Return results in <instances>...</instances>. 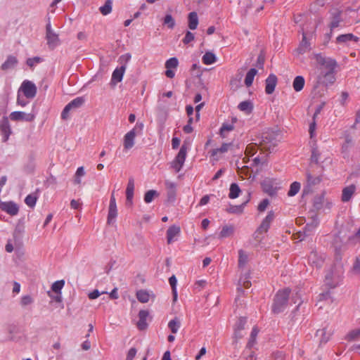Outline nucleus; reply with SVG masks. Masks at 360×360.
<instances>
[{
  "label": "nucleus",
  "mask_w": 360,
  "mask_h": 360,
  "mask_svg": "<svg viewBox=\"0 0 360 360\" xmlns=\"http://www.w3.org/2000/svg\"><path fill=\"white\" fill-rule=\"evenodd\" d=\"M306 176H307V183L310 184L312 186L319 184L322 181L321 175H319L317 176H314L311 175V174L310 172H307L306 174Z\"/></svg>",
  "instance_id": "obj_45"
},
{
  "label": "nucleus",
  "mask_w": 360,
  "mask_h": 360,
  "mask_svg": "<svg viewBox=\"0 0 360 360\" xmlns=\"http://www.w3.org/2000/svg\"><path fill=\"white\" fill-rule=\"evenodd\" d=\"M46 32L47 44L50 48H55L58 44V42L59 41V39L58 34H56L52 31L50 22H49L46 25Z\"/></svg>",
  "instance_id": "obj_13"
},
{
  "label": "nucleus",
  "mask_w": 360,
  "mask_h": 360,
  "mask_svg": "<svg viewBox=\"0 0 360 360\" xmlns=\"http://www.w3.org/2000/svg\"><path fill=\"white\" fill-rule=\"evenodd\" d=\"M181 229L177 225H172L167 230L166 238L168 244H171L174 241V238L179 235Z\"/></svg>",
  "instance_id": "obj_23"
},
{
  "label": "nucleus",
  "mask_w": 360,
  "mask_h": 360,
  "mask_svg": "<svg viewBox=\"0 0 360 360\" xmlns=\"http://www.w3.org/2000/svg\"><path fill=\"white\" fill-rule=\"evenodd\" d=\"M238 108L240 111L245 112L246 114L249 115L253 111L254 105L252 101L248 100L240 102L238 105Z\"/></svg>",
  "instance_id": "obj_31"
},
{
  "label": "nucleus",
  "mask_w": 360,
  "mask_h": 360,
  "mask_svg": "<svg viewBox=\"0 0 360 360\" xmlns=\"http://www.w3.org/2000/svg\"><path fill=\"white\" fill-rule=\"evenodd\" d=\"M126 70V65H122L120 67H117L112 72V77L110 80V86H114L117 83L122 82Z\"/></svg>",
  "instance_id": "obj_15"
},
{
  "label": "nucleus",
  "mask_w": 360,
  "mask_h": 360,
  "mask_svg": "<svg viewBox=\"0 0 360 360\" xmlns=\"http://www.w3.org/2000/svg\"><path fill=\"white\" fill-rule=\"evenodd\" d=\"M187 155L185 148H180L179 153L172 162V167L176 172H179L182 169Z\"/></svg>",
  "instance_id": "obj_6"
},
{
  "label": "nucleus",
  "mask_w": 360,
  "mask_h": 360,
  "mask_svg": "<svg viewBox=\"0 0 360 360\" xmlns=\"http://www.w3.org/2000/svg\"><path fill=\"white\" fill-rule=\"evenodd\" d=\"M258 70L255 68H252L248 71L244 79V83L247 87H250L252 85L255 76Z\"/></svg>",
  "instance_id": "obj_30"
},
{
  "label": "nucleus",
  "mask_w": 360,
  "mask_h": 360,
  "mask_svg": "<svg viewBox=\"0 0 360 360\" xmlns=\"http://www.w3.org/2000/svg\"><path fill=\"white\" fill-rule=\"evenodd\" d=\"M20 89L27 98H34L36 96L37 91L36 85L29 80H25L22 83Z\"/></svg>",
  "instance_id": "obj_10"
},
{
  "label": "nucleus",
  "mask_w": 360,
  "mask_h": 360,
  "mask_svg": "<svg viewBox=\"0 0 360 360\" xmlns=\"http://www.w3.org/2000/svg\"><path fill=\"white\" fill-rule=\"evenodd\" d=\"M300 183L298 181L292 182L290 186V189L288 191V195L290 197L295 196L300 189Z\"/></svg>",
  "instance_id": "obj_53"
},
{
  "label": "nucleus",
  "mask_w": 360,
  "mask_h": 360,
  "mask_svg": "<svg viewBox=\"0 0 360 360\" xmlns=\"http://www.w3.org/2000/svg\"><path fill=\"white\" fill-rule=\"evenodd\" d=\"M342 11L336 9L334 12L331 13V22L329 25L330 29L333 30V29L338 27L339 26L340 22L342 21Z\"/></svg>",
  "instance_id": "obj_27"
},
{
  "label": "nucleus",
  "mask_w": 360,
  "mask_h": 360,
  "mask_svg": "<svg viewBox=\"0 0 360 360\" xmlns=\"http://www.w3.org/2000/svg\"><path fill=\"white\" fill-rule=\"evenodd\" d=\"M360 337V328L350 330L347 336L346 340L349 342L357 340Z\"/></svg>",
  "instance_id": "obj_56"
},
{
  "label": "nucleus",
  "mask_w": 360,
  "mask_h": 360,
  "mask_svg": "<svg viewBox=\"0 0 360 360\" xmlns=\"http://www.w3.org/2000/svg\"><path fill=\"white\" fill-rule=\"evenodd\" d=\"M319 224V221L316 216L311 219L309 223H307L304 227V233L305 236H309L314 231Z\"/></svg>",
  "instance_id": "obj_26"
},
{
  "label": "nucleus",
  "mask_w": 360,
  "mask_h": 360,
  "mask_svg": "<svg viewBox=\"0 0 360 360\" xmlns=\"http://www.w3.org/2000/svg\"><path fill=\"white\" fill-rule=\"evenodd\" d=\"M359 39V37L355 36L352 33L342 34L337 37L335 43L338 44H342L351 41L357 42Z\"/></svg>",
  "instance_id": "obj_24"
},
{
  "label": "nucleus",
  "mask_w": 360,
  "mask_h": 360,
  "mask_svg": "<svg viewBox=\"0 0 360 360\" xmlns=\"http://www.w3.org/2000/svg\"><path fill=\"white\" fill-rule=\"evenodd\" d=\"M247 323V317L245 316H240L238 321L236 322L233 329L238 330H243L245 329V326Z\"/></svg>",
  "instance_id": "obj_58"
},
{
  "label": "nucleus",
  "mask_w": 360,
  "mask_h": 360,
  "mask_svg": "<svg viewBox=\"0 0 360 360\" xmlns=\"http://www.w3.org/2000/svg\"><path fill=\"white\" fill-rule=\"evenodd\" d=\"M342 255L343 254L342 253L334 254V263L333 265H336V268L344 270L343 263L342 262Z\"/></svg>",
  "instance_id": "obj_60"
},
{
  "label": "nucleus",
  "mask_w": 360,
  "mask_h": 360,
  "mask_svg": "<svg viewBox=\"0 0 360 360\" xmlns=\"http://www.w3.org/2000/svg\"><path fill=\"white\" fill-rule=\"evenodd\" d=\"M313 56L319 65L328 69L327 72H321L319 75L318 82L322 83L325 86L333 84L336 80L335 70L338 65L336 60L332 58H326L321 53H313Z\"/></svg>",
  "instance_id": "obj_1"
},
{
  "label": "nucleus",
  "mask_w": 360,
  "mask_h": 360,
  "mask_svg": "<svg viewBox=\"0 0 360 360\" xmlns=\"http://www.w3.org/2000/svg\"><path fill=\"white\" fill-rule=\"evenodd\" d=\"M316 336H320V344H326L329 340V335H326V328L319 329L316 333Z\"/></svg>",
  "instance_id": "obj_59"
},
{
  "label": "nucleus",
  "mask_w": 360,
  "mask_h": 360,
  "mask_svg": "<svg viewBox=\"0 0 360 360\" xmlns=\"http://www.w3.org/2000/svg\"><path fill=\"white\" fill-rule=\"evenodd\" d=\"M310 50L311 44L307 39V33L303 32L302 41L300 42L298 47L295 49V51L299 55H302Z\"/></svg>",
  "instance_id": "obj_18"
},
{
  "label": "nucleus",
  "mask_w": 360,
  "mask_h": 360,
  "mask_svg": "<svg viewBox=\"0 0 360 360\" xmlns=\"http://www.w3.org/2000/svg\"><path fill=\"white\" fill-rule=\"evenodd\" d=\"M44 61V58L39 56H34L28 58L26 60V65L30 67L31 70H34L35 64L41 63Z\"/></svg>",
  "instance_id": "obj_50"
},
{
  "label": "nucleus",
  "mask_w": 360,
  "mask_h": 360,
  "mask_svg": "<svg viewBox=\"0 0 360 360\" xmlns=\"http://www.w3.org/2000/svg\"><path fill=\"white\" fill-rule=\"evenodd\" d=\"M250 198V193L248 194V198L244 202L239 205H229V206L225 210L226 212L229 214H241L243 213L244 208L249 202Z\"/></svg>",
  "instance_id": "obj_22"
},
{
  "label": "nucleus",
  "mask_w": 360,
  "mask_h": 360,
  "mask_svg": "<svg viewBox=\"0 0 360 360\" xmlns=\"http://www.w3.org/2000/svg\"><path fill=\"white\" fill-rule=\"evenodd\" d=\"M143 129V122L138 121L135 127L124 135L123 139V146L124 150H129L134 146L135 137L137 135L142 134Z\"/></svg>",
  "instance_id": "obj_4"
},
{
  "label": "nucleus",
  "mask_w": 360,
  "mask_h": 360,
  "mask_svg": "<svg viewBox=\"0 0 360 360\" xmlns=\"http://www.w3.org/2000/svg\"><path fill=\"white\" fill-rule=\"evenodd\" d=\"M216 55L210 51H207L202 57V62L205 65H212L217 61Z\"/></svg>",
  "instance_id": "obj_34"
},
{
  "label": "nucleus",
  "mask_w": 360,
  "mask_h": 360,
  "mask_svg": "<svg viewBox=\"0 0 360 360\" xmlns=\"http://www.w3.org/2000/svg\"><path fill=\"white\" fill-rule=\"evenodd\" d=\"M8 119V117L4 115L0 120V131L2 135L3 142H6L13 133Z\"/></svg>",
  "instance_id": "obj_8"
},
{
  "label": "nucleus",
  "mask_w": 360,
  "mask_h": 360,
  "mask_svg": "<svg viewBox=\"0 0 360 360\" xmlns=\"http://www.w3.org/2000/svg\"><path fill=\"white\" fill-rule=\"evenodd\" d=\"M37 199L38 197L36 194H29L25 197V202L28 207L32 208L35 206Z\"/></svg>",
  "instance_id": "obj_52"
},
{
  "label": "nucleus",
  "mask_w": 360,
  "mask_h": 360,
  "mask_svg": "<svg viewBox=\"0 0 360 360\" xmlns=\"http://www.w3.org/2000/svg\"><path fill=\"white\" fill-rule=\"evenodd\" d=\"M179 65V60L176 57H172L166 60L165 67L166 69H176Z\"/></svg>",
  "instance_id": "obj_55"
},
{
  "label": "nucleus",
  "mask_w": 360,
  "mask_h": 360,
  "mask_svg": "<svg viewBox=\"0 0 360 360\" xmlns=\"http://www.w3.org/2000/svg\"><path fill=\"white\" fill-rule=\"evenodd\" d=\"M275 219V214L273 210H270L268 212L267 215L263 219L262 221L261 224L263 225V226L269 231L270 229L271 224L272 221Z\"/></svg>",
  "instance_id": "obj_37"
},
{
  "label": "nucleus",
  "mask_w": 360,
  "mask_h": 360,
  "mask_svg": "<svg viewBox=\"0 0 360 360\" xmlns=\"http://www.w3.org/2000/svg\"><path fill=\"white\" fill-rule=\"evenodd\" d=\"M351 271L354 274H360V259L358 257H356Z\"/></svg>",
  "instance_id": "obj_64"
},
{
  "label": "nucleus",
  "mask_w": 360,
  "mask_h": 360,
  "mask_svg": "<svg viewBox=\"0 0 360 360\" xmlns=\"http://www.w3.org/2000/svg\"><path fill=\"white\" fill-rule=\"evenodd\" d=\"M291 289L288 287L278 290L274 296L271 304V312L274 314H278L285 311L287 308Z\"/></svg>",
  "instance_id": "obj_2"
},
{
  "label": "nucleus",
  "mask_w": 360,
  "mask_h": 360,
  "mask_svg": "<svg viewBox=\"0 0 360 360\" xmlns=\"http://www.w3.org/2000/svg\"><path fill=\"white\" fill-rule=\"evenodd\" d=\"M9 118L12 121L19 122V121H26V122H33L35 119L34 114L32 113H25L22 111H14L12 112Z\"/></svg>",
  "instance_id": "obj_11"
},
{
  "label": "nucleus",
  "mask_w": 360,
  "mask_h": 360,
  "mask_svg": "<svg viewBox=\"0 0 360 360\" xmlns=\"http://www.w3.org/2000/svg\"><path fill=\"white\" fill-rule=\"evenodd\" d=\"M160 193L156 190H148L147 191L143 196V200L146 203H150L154 199L158 197Z\"/></svg>",
  "instance_id": "obj_42"
},
{
  "label": "nucleus",
  "mask_w": 360,
  "mask_h": 360,
  "mask_svg": "<svg viewBox=\"0 0 360 360\" xmlns=\"http://www.w3.org/2000/svg\"><path fill=\"white\" fill-rule=\"evenodd\" d=\"M134 179L133 177H129L128 184L126 188V198L130 199V198H134Z\"/></svg>",
  "instance_id": "obj_44"
},
{
  "label": "nucleus",
  "mask_w": 360,
  "mask_h": 360,
  "mask_svg": "<svg viewBox=\"0 0 360 360\" xmlns=\"http://www.w3.org/2000/svg\"><path fill=\"white\" fill-rule=\"evenodd\" d=\"M234 233V227L233 225H225L222 227L219 238H228L231 236H232Z\"/></svg>",
  "instance_id": "obj_40"
},
{
  "label": "nucleus",
  "mask_w": 360,
  "mask_h": 360,
  "mask_svg": "<svg viewBox=\"0 0 360 360\" xmlns=\"http://www.w3.org/2000/svg\"><path fill=\"white\" fill-rule=\"evenodd\" d=\"M167 188V202L174 203L176 198V185L174 182L165 181Z\"/></svg>",
  "instance_id": "obj_17"
},
{
  "label": "nucleus",
  "mask_w": 360,
  "mask_h": 360,
  "mask_svg": "<svg viewBox=\"0 0 360 360\" xmlns=\"http://www.w3.org/2000/svg\"><path fill=\"white\" fill-rule=\"evenodd\" d=\"M0 209L11 216H15L18 214L20 207L12 200L3 202L0 200Z\"/></svg>",
  "instance_id": "obj_9"
},
{
  "label": "nucleus",
  "mask_w": 360,
  "mask_h": 360,
  "mask_svg": "<svg viewBox=\"0 0 360 360\" xmlns=\"http://www.w3.org/2000/svg\"><path fill=\"white\" fill-rule=\"evenodd\" d=\"M149 316V311L148 310L141 309L139 312V321L136 323V326L139 330H146L148 324L146 322L147 317Z\"/></svg>",
  "instance_id": "obj_20"
},
{
  "label": "nucleus",
  "mask_w": 360,
  "mask_h": 360,
  "mask_svg": "<svg viewBox=\"0 0 360 360\" xmlns=\"http://www.w3.org/2000/svg\"><path fill=\"white\" fill-rule=\"evenodd\" d=\"M112 0H106L104 5L99 8L100 12L103 15H106L112 11Z\"/></svg>",
  "instance_id": "obj_51"
},
{
  "label": "nucleus",
  "mask_w": 360,
  "mask_h": 360,
  "mask_svg": "<svg viewBox=\"0 0 360 360\" xmlns=\"http://www.w3.org/2000/svg\"><path fill=\"white\" fill-rule=\"evenodd\" d=\"M356 190V186L354 184H352L349 186L345 187L342 189L341 200L342 202H348L352 195L354 193Z\"/></svg>",
  "instance_id": "obj_28"
},
{
  "label": "nucleus",
  "mask_w": 360,
  "mask_h": 360,
  "mask_svg": "<svg viewBox=\"0 0 360 360\" xmlns=\"http://www.w3.org/2000/svg\"><path fill=\"white\" fill-rule=\"evenodd\" d=\"M85 103V98L84 96H79L73 100H72L70 103H68L72 110H76L81 108Z\"/></svg>",
  "instance_id": "obj_47"
},
{
  "label": "nucleus",
  "mask_w": 360,
  "mask_h": 360,
  "mask_svg": "<svg viewBox=\"0 0 360 360\" xmlns=\"http://www.w3.org/2000/svg\"><path fill=\"white\" fill-rule=\"evenodd\" d=\"M241 193L240 186L236 183H232L230 185L229 198L231 199H235L238 198Z\"/></svg>",
  "instance_id": "obj_38"
},
{
  "label": "nucleus",
  "mask_w": 360,
  "mask_h": 360,
  "mask_svg": "<svg viewBox=\"0 0 360 360\" xmlns=\"http://www.w3.org/2000/svg\"><path fill=\"white\" fill-rule=\"evenodd\" d=\"M267 232L268 230L266 229L263 226V225L260 224V225L257 228L256 231L254 232L252 236L256 241L260 243L262 240V238L260 237V235Z\"/></svg>",
  "instance_id": "obj_48"
},
{
  "label": "nucleus",
  "mask_w": 360,
  "mask_h": 360,
  "mask_svg": "<svg viewBox=\"0 0 360 360\" xmlns=\"http://www.w3.org/2000/svg\"><path fill=\"white\" fill-rule=\"evenodd\" d=\"M276 140L274 134L269 133H263L262 135V141L264 143H271Z\"/></svg>",
  "instance_id": "obj_63"
},
{
  "label": "nucleus",
  "mask_w": 360,
  "mask_h": 360,
  "mask_svg": "<svg viewBox=\"0 0 360 360\" xmlns=\"http://www.w3.org/2000/svg\"><path fill=\"white\" fill-rule=\"evenodd\" d=\"M275 219V214L273 210H270L268 212L267 215L263 219L262 221L261 224L263 225V226L269 231L270 229L271 224L272 221Z\"/></svg>",
  "instance_id": "obj_36"
},
{
  "label": "nucleus",
  "mask_w": 360,
  "mask_h": 360,
  "mask_svg": "<svg viewBox=\"0 0 360 360\" xmlns=\"http://www.w3.org/2000/svg\"><path fill=\"white\" fill-rule=\"evenodd\" d=\"M277 83V76L271 73L265 79V93L268 95L272 94L275 91Z\"/></svg>",
  "instance_id": "obj_16"
},
{
  "label": "nucleus",
  "mask_w": 360,
  "mask_h": 360,
  "mask_svg": "<svg viewBox=\"0 0 360 360\" xmlns=\"http://www.w3.org/2000/svg\"><path fill=\"white\" fill-rule=\"evenodd\" d=\"M275 184L276 179L271 178H266L260 183L262 191L271 197H274L277 195L278 188L275 186Z\"/></svg>",
  "instance_id": "obj_5"
},
{
  "label": "nucleus",
  "mask_w": 360,
  "mask_h": 360,
  "mask_svg": "<svg viewBox=\"0 0 360 360\" xmlns=\"http://www.w3.org/2000/svg\"><path fill=\"white\" fill-rule=\"evenodd\" d=\"M248 262V255L246 254V252L240 249L238 250V268L241 269L243 268L246 264Z\"/></svg>",
  "instance_id": "obj_41"
},
{
  "label": "nucleus",
  "mask_w": 360,
  "mask_h": 360,
  "mask_svg": "<svg viewBox=\"0 0 360 360\" xmlns=\"http://www.w3.org/2000/svg\"><path fill=\"white\" fill-rule=\"evenodd\" d=\"M324 259V257L316 250H312L308 256L309 263L317 269L322 267Z\"/></svg>",
  "instance_id": "obj_14"
},
{
  "label": "nucleus",
  "mask_w": 360,
  "mask_h": 360,
  "mask_svg": "<svg viewBox=\"0 0 360 360\" xmlns=\"http://www.w3.org/2000/svg\"><path fill=\"white\" fill-rule=\"evenodd\" d=\"M65 285L64 280H59L55 281L51 287V291L56 294H62V289Z\"/></svg>",
  "instance_id": "obj_49"
},
{
  "label": "nucleus",
  "mask_w": 360,
  "mask_h": 360,
  "mask_svg": "<svg viewBox=\"0 0 360 360\" xmlns=\"http://www.w3.org/2000/svg\"><path fill=\"white\" fill-rule=\"evenodd\" d=\"M35 167V155L32 152L27 157V163H25L23 166V171L27 174H32L34 172Z\"/></svg>",
  "instance_id": "obj_19"
},
{
  "label": "nucleus",
  "mask_w": 360,
  "mask_h": 360,
  "mask_svg": "<svg viewBox=\"0 0 360 360\" xmlns=\"http://www.w3.org/2000/svg\"><path fill=\"white\" fill-rule=\"evenodd\" d=\"M136 296L141 303H147L149 301L150 295L146 290H139L136 291Z\"/></svg>",
  "instance_id": "obj_43"
},
{
  "label": "nucleus",
  "mask_w": 360,
  "mask_h": 360,
  "mask_svg": "<svg viewBox=\"0 0 360 360\" xmlns=\"http://www.w3.org/2000/svg\"><path fill=\"white\" fill-rule=\"evenodd\" d=\"M305 84V79L303 76H296L292 82V87L297 92L302 91Z\"/></svg>",
  "instance_id": "obj_32"
},
{
  "label": "nucleus",
  "mask_w": 360,
  "mask_h": 360,
  "mask_svg": "<svg viewBox=\"0 0 360 360\" xmlns=\"http://www.w3.org/2000/svg\"><path fill=\"white\" fill-rule=\"evenodd\" d=\"M163 25L169 29H173L175 26V20L171 14H166L163 18Z\"/></svg>",
  "instance_id": "obj_57"
},
{
  "label": "nucleus",
  "mask_w": 360,
  "mask_h": 360,
  "mask_svg": "<svg viewBox=\"0 0 360 360\" xmlns=\"http://www.w3.org/2000/svg\"><path fill=\"white\" fill-rule=\"evenodd\" d=\"M326 105V102H321V104H319L315 110V112L312 117V122L309 124V133L310 139H314L316 137V117L319 114L321 113V110L323 109L324 106Z\"/></svg>",
  "instance_id": "obj_12"
},
{
  "label": "nucleus",
  "mask_w": 360,
  "mask_h": 360,
  "mask_svg": "<svg viewBox=\"0 0 360 360\" xmlns=\"http://www.w3.org/2000/svg\"><path fill=\"white\" fill-rule=\"evenodd\" d=\"M326 192L323 191L321 194L316 195L313 200V207L316 210H320L323 207Z\"/></svg>",
  "instance_id": "obj_33"
},
{
  "label": "nucleus",
  "mask_w": 360,
  "mask_h": 360,
  "mask_svg": "<svg viewBox=\"0 0 360 360\" xmlns=\"http://www.w3.org/2000/svg\"><path fill=\"white\" fill-rule=\"evenodd\" d=\"M199 23L198 14L195 11H192L188 15V27L190 30H194L198 27Z\"/></svg>",
  "instance_id": "obj_29"
},
{
  "label": "nucleus",
  "mask_w": 360,
  "mask_h": 360,
  "mask_svg": "<svg viewBox=\"0 0 360 360\" xmlns=\"http://www.w3.org/2000/svg\"><path fill=\"white\" fill-rule=\"evenodd\" d=\"M275 219V214L273 210H270L268 212L267 215L263 219L262 221L261 224L263 225V226L269 231L270 229L271 224L272 221Z\"/></svg>",
  "instance_id": "obj_35"
},
{
  "label": "nucleus",
  "mask_w": 360,
  "mask_h": 360,
  "mask_svg": "<svg viewBox=\"0 0 360 360\" xmlns=\"http://www.w3.org/2000/svg\"><path fill=\"white\" fill-rule=\"evenodd\" d=\"M259 333V329L257 326H254L252 329L250 338L246 345V349H251L256 342V337Z\"/></svg>",
  "instance_id": "obj_39"
},
{
  "label": "nucleus",
  "mask_w": 360,
  "mask_h": 360,
  "mask_svg": "<svg viewBox=\"0 0 360 360\" xmlns=\"http://www.w3.org/2000/svg\"><path fill=\"white\" fill-rule=\"evenodd\" d=\"M321 155L316 143L314 144V146L311 148V162H314L316 164L319 163V158Z\"/></svg>",
  "instance_id": "obj_61"
},
{
  "label": "nucleus",
  "mask_w": 360,
  "mask_h": 360,
  "mask_svg": "<svg viewBox=\"0 0 360 360\" xmlns=\"http://www.w3.org/2000/svg\"><path fill=\"white\" fill-rule=\"evenodd\" d=\"M243 336H244V335L243 333V330H238L233 329L232 345H234L235 347H236L238 340H240L241 338H243Z\"/></svg>",
  "instance_id": "obj_62"
},
{
  "label": "nucleus",
  "mask_w": 360,
  "mask_h": 360,
  "mask_svg": "<svg viewBox=\"0 0 360 360\" xmlns=\"http://www.w3.org/2000/svg\"><path fill=\"white\" fill-rule=\"evenodd\" d=\"M117 216V204H116V200L114 195V191L112 193L110 199V203H109V207H108V213L107 217V224L108 225L113 224L115 221V219Z\"/></svg>",
  "instance_id": "obj_7"
},
{
  "label": "nucleus",
  "mask_w": 360,
  "mask_h": 360,
  "mask_svg": "<svg viewBox=\"0 0 360 360\" xmlns=\"http://www.w3.org/2000/svg\"><path fill=\"white\" fill-rule=\"evenodd\" d=\"M181 323L177 317L170 320L168 323V328L173 334H175L178 332Z\"/></svg>",
  "instance_id": "obj_46"
},
{
  "label": "nucleus",
  "mask_w": 360,
  "mask_h": 360,
  "mask_svg": "<svg viewBox=\"0 0 360 360\" xmlns=\"http://www.w3.org/2000/svg\"><path fill=\"white\" fill-rule=\"evenodd\" d=\"M342 231H338L337 233H335L333 236V239L332 241V247L333 246H344L345 242L344 238L341 236Z\"/></svg>",
  "instance_id": "obj_54"
},
{
  "label": "nucleus",
  "mask_w": 360,
  "mask_h": 360,
  "mask_svg": "<svg viewBox=\"0 0 360 360\" xmlns=\"http://www.w3.org/2000/svg\"><path fill=\"white\" fill-rule=\"evenodd\" d=\"M25 217L20 218L18 220L17 224L13 233V236L15 241H17L21 238L22 234L25 231Z\"/></svg>",
  "instance_id": "obj_21"
},
{
  "label": "nucleus",
  "mask_w": 360,
  "mask_h": 360,
  "mask_svg": "<svg viewBox=\"0 0 360 360\" xmlns=\"http://www.w3.org/2000/svg\"><path fill=\"white\" fill-rule=\"evenodd\" d=\"M344 270L336 268V265H332L325 275V285L329 289H334L339 286L343 280Z\"/></svg>",
  "instance_id": "obj_3"
},
{
  "label": "nucleus",
  "mask_w": 360,
  "mask_h": 360,
  "mask_svg": "<svg viewBox=\"0 0 360 360\" xmlns=\"http://www.w3.org/2000/svg\"><path fill=\"white\" fill-rule=\"evenodd\" d=\"M18 63V60L17 58L14 56L9 55L8 56L6 61L1 65V69L5 71L8 69L15 68Z\"/></svg>",
  "instance_id": "obj_25"
}]
</instances>
